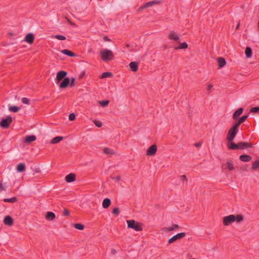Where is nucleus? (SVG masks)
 Returning <instances> with one entry per match:
<instances>
[{
	"label": "nucleus",
	"instance_id": "nucleus-1",
	"mask_svg": "<svg viewBox=\"0 0 259 259\" xmlns=\"http://www.w3.org/2000/svg\"><path fill=\"white\" fill-rule=\"evenodd\" d=\"M243 220L244 217L242 214H229L223 217L222 224L224 227H227L231 226L234 223L239 224L243 222Z\"/></svg>",
	"mask_w": 259,
	"mask_h": 259
},
{
	"label": "nucleus",
	"instance_id": "nucleus-2",
	"mask_svg": "<svg viewBox=\"0 0 259 259\" xmlns=\"http://www.w3.org/2000/svg\"><path fill=\"white\" fill-rule=\"evenodd\" d=\"M100 56L101 60L104 62H109L113 60L115 56L114 53L110 50L104 49L100 52Z\"/></svg>",
	"mask_w": 259,
	"mask_h": 259
},
{
	"label": "nucleus",
	"instance_id": "nucleus-3",
	"mask_svg": "<svg viewBox=\"0 0 259 259\" xmlns=\"http://www.w3.org/2000/svg\"><path fill=\"white\" fill-rule=\"evenodd\" d=\"M127 227L129 229L134 230L137 232L142 231L143 229V225L142 223L138 222L134 220L126 221Z\"/></svg>",
	"mask_w": 259,
	"mask_h": 259
},
{
	"label": "nucleus",
	"instance_id": "nucleus-4",
	"mask_svg": "<svg viewBox=\"0 0 259 259\" xmlns=\"http://www.w3.org/2000/svg\"><path fill=\"white\" fill-rule=\"evenodd\" d=\"M75 78L74 77H72L71 79L68 77L65 78L62 82H60L59 84V87L60 89H64L67 88L69 85L72 88L74 86L75 83Z\"/></svg>",
	"mask_w": 259,
	"mask_h": 259
},
{
	"label": "nucleus",
	"instance_id": "nucleus-5",
	"mask_svg": "<svg viewBox=\"0 0 259 259\" xmlns=\"http://www.w3.org/2000/svg\"><path fill=\"white\" fill-rule=\"evenodd\" d=\"M238 128L239 126L234 123L233 126L229 129L226 137L228 141H233L238 131Z\"/></svg>",
	"mask_w": 259,
	"mask_h": 259
},
{
	"label": "nucleus",
	"instance_id": "nucleus-6",
	"mask_svg": "<svg viewBox=\"0 0 259 259\" xmlns=\"http://www.w3.org/2000/svg\"><path fill=\"white\" fill-rule=\"evenodd\" d=\"M167 37L168 40L174 42L180 40V35L174 30H170L168 32Z\"/></svg>",
	"mask_w": 259,
	"mask_h": 259
},
{
	"label": "nucleus",
	"instance_id": "nucleus-7",
	"mask_svg": "<svg viewBox=\"0 0 259 259\" xmlns=\"http://www.w3.org/2000/svg\"><path fill=\"white\" fill-rule=\"evenodd\" d=\"M176 44L173 46V49L175 51H178L181 50H186L188 49L189 45L186 41H181L179 40L178 41H175Z\"/></svg>",
	"mask_w": 259,
	"mask_h": 259
},
{
	"label": "nucleus",
	"instance_id": "nucleus-8",
	"mask_svg": "<svg viewBox=\"0 0 259 259\" xmlns=\"http://www.w3.org/2000/svg\"><path fill=\"white\" fill-rule=\"evenodd\" d=\"M157 150V146L155 144H153L147 149L146 155L147 157L154 156L156 154Z\"/></svg>",
	"mask_w": 259,
	"mask_h": 259
},
{
	"label": "nucleus",
	"instance_id": "nucleus-9",
	"mask_svg": "<svg viewBox=\"0 0 259 259\" xmlns=\"http://www.w3.org/2000/svg\"><path fill=\"white\" fill-rule=\"evenodd\" d=\"M13 119L10 116H8L6 118L3 119L0 122V126L3 128H8L12 122Z\"/></svg>",
	"mask_w": 259,
	"mask_h": 259
},
{
	"label": "nucleus",
	"instance_id": "nucleus-10",
	"mask_svg": "<svg viewBox=\"0 0 259 259\" xmlns=\"http://www.w3.org/2000/svg\"><path fill=\"white\" fill-rule=\"evenodd\" d=\"M67 73L65 71L61 70L57 73L56 77L55 78L57 83L61 82L62 80H63L67 76Z\"/></svg>",
	"mask_w": 259,
	"mask_h": 259
},
{
	"label": "nucleus",
	"instance_id": "nucleus-11",
	"mask_svg": "<svg viewBox=\"0 0 259 259\" xmlns=\"http://www.w3.org/2000/svg\"><path fill=\"white\" fill-rule=\"evenodd\" d=\"M186 235L185 233H179L174 236H172L171 238L169 239L168 240V244H171L174 243V242L177 241L178 240L181 239L183 238H184Z\"/></svg>",
	"mask_w": 259,
	"mask_h": 259
},
{
	"label": "nucleus",
	"instance_id": "nucleus-12",
	"mask_svg": "<svg viewBox=\"0 0 259 259\" xmlns=\"http://www.w3.org/2000/svg\"><path fill=\"white\" fill-rule=\"evenodd\" d=\"M35 36L32 33H27L24 38V41L28 44L32 45L34 41Z\"/></svg>",
	"mask_w": 259,
	"mask_h": 259
},
{
	"label": "nucleus",
	"instance_id": "nucleus-13",
	"mask_svg": "<svg viewBox=\"0 0 259 259\" xmlns=\"http://www.w3.org/2000/svg\"><path fill=\"white\" fill-rule=\"evenodd\" d=\"M217 62L219 69L224 67L227 64V62L223 57H218L217 59Z\"/></svg>",
	"mask_w": 259,
	"mask_h": 259
},
{
	"label": "nucleus",
	"instance_id": "nucleus-14",
	"mask_svg": "<svg viewBox=\"0 0 259 259\" xmlns=\"http://www.w3.org/2000/svg\"><path fill=\"white\" fill-rule=\"evenodd\" d=\"M103 152L104 154L109 156H112L115 154V151L113 149L109 147H104L103 148Z\"/></svg>",
	"mask_w": 259,
	"mask_h": 259
},
{
	"label": "nucleus",
	"instance_id": "nucleus-15",
	"mask_svg": "<svg viewBox=\"0 0 259 259\" xmlns=\"http://www.w3.org/2000/svg\"><path fill=\"white\" fill-rule=\"evenodd\" d=\"M45 219L48 221L52 222L56 219V215L53 212L48 211L46 213Z\"/></svg>",
	"mask_w": 259,
	"mask_h": 259
},
{
	"label": "nucleus",
	"instance_id": "nucleus-16",
	"mask_svg": "<svg viewBox=\"0 0 259 259\" xmlns=\"http://www.w3.org/2000/svg\"><path fill=\"white\" fill-rule=\"evenodd\" d=\"M3 222L5 225L12 226L14 224V220L11 216L7 215L5 217Z\"/></svg>",
	"mask_w": 259,
	"mask_h": 259
},
{
	"label": "nucleus",
	"instance_id": "nucleus-17",
	"mask_svg": "<svg viewBox=\"0 0 259 259\" xmlns=\"http://www.w3.org/2000/svg\"><path fill=\"white\" fill-rule=\"evenodd\" d=\"M76 180V176L73 173H70L67 175L65 178V180L67 183H71L75 181Z\"/></svg>",
	"mask_w": 259,
	"mask_h": 259
},
{
	"label": "nucleus",
	"instance_id": "nucleus-18",
	"mask_svg": "<svg viewBox=\"0 0 259 259\" xmlns=\"http://www.w3.org/2000/svg\"><path fill=\"white\" fill-rule=\"evenodd\" d=\"M180 228L179 226L177 224H174L169 227H164L162 229V230L165 232L174 231Z\"/></svg>",
	"mask_w": 259,
	"mask_h": 259
},
{
	"label": "nucleus",
	"instance_id": "nucleus-19",
	"mask_svg": "<svg viewBox=\"0 0 259 259\" xmlns=\"http://www.w3.org/2000/svg\"><path fill=\"white\" fill-rule=\"evenodd\" d=\"M36 137L34 135L27 136L25 137L24 143L26 144H30L36 140Z\"/></svg>",
	"mask_w": 259,
	"mask_h": 259
},
{
	"label": "nucleus",
	"instance_id": "nucleus-20",
	"mask_svg": "<svg viewBox=\"0 0 259 259\" xmlns=\"http://www.w3.org/2000/svg\"><path fill=\"white\" fill-rule=\"evenodd\" d=\"M252 147V144L247 142H240L238 143L239 149H244Z\"/></svg>",
	"mask_w": 259,
	"mask_h": 259
},
{
	"label": "nucleus",
	"instance_id": "nucleus-21",
	"mask_svg": "<svg viewBox=\"0 0 259 259\" xmlns=\"http://www.w3.org/2000/svg\"><path fill=\"white\" fill-rule=\"evenodd\" d=\"M225 166H226L225 168L228 169L230 171H232V170H234V169H235L233 162L231 160H228L227 161V162L225 164Z\"/></svg>",
	"mask_w": 259,
	"mask_h": 259
},
{
	"label": "nucleus",
	"instance_id": "nucleus-22",
	"mask_svg": "<svg viewBox=\"0 0 259 259\" xmlns=\"http://www.w3.org/2000/svg\"><path fill=\"white\" fill-rule=\"evenodd\" d=\"M129 66L131 71L136 72L138 69V64L136 62H132L130 63Z\"/></svg>",
	"mask_w": 259,
	"mask_h": 259
},
{
	"label": "nucleus",
	"instance_id": "nucleus-23",
	"mask_svg": "<svg viewBox=\"0 0 259 259\" xmlns=\"http://www.w3.org/2000/svg\"><path fill=\"white\" fill-rule=\"evenodd\" d=\"M239 159L243 162H248L251 160L252 158L250 155L243 154L240 156Z\"/></svg>",
	"mask_w": 259,
	"mask_h": 259
},
{
	"label": "nucleus",
	"instance_id": "nucleus-24",
	"mask_svg": "<svg viewBox=\"0 0 259 259\" xmlns=\"http://www.w3.org/2000/svg\"><path fill=\"white\" fill-rule=\"evenodd\" d=\"M259 169V159L254 161L251 164L250 169L252 171H254Z\"/></svg>",
	"mask_w": 259,
	"mask_h": 259
},
{
	"label": "nucleus",
	"instance_id": "nucleus-25",
	"mask_svg": "<svg viewBox=\"0 0 259 259\" xmlns=\"http://www.w3.org/2000/svg\"><path fill=\"white\" fill-rule=\"evenodd\" d=\"M111 200L109 198H105L102 202V207L105 208H108L111 205Z\"/></svg>",
	"mask_w": 259,
	"mask_h": 259
},
{
	"label": "nucleus",
	"instance_id": "nucleus-26",
	"mask_svg": "<svg viewBox=\"0 0 259 259\" xmlns=\"http://www.w3.org/2000/svg\"><path fill=\"white\" fill-rule=\"evenodd\" d=\"M227 146L229 149L232 150L239 149L238 144H236L232 142V141H228Z\"/></svg>",
	"mask_w": 259,
	"mask_h": 259
},
{
	"label": "nucleus",
	"instance_id": "nucleus-27",
	"mask_svg": "<svg viewBox=\"0 0 259 259\" xmlns=\"http://www.w3.org/2000/svg\"><path fill=\"white\" fill-rule=\"evenodd\" d=\"M243 109L242 108H239L237 110L233 115V118L236 119L243 113Z\"/></svg>",
	"mask_w": 259,
	"mask_h": 259
},
{
	"label": "nucleus",
	"instance_id": "nucleus-28",
	"mask_svg": "<svg viewBox=\"0 0 259 259\" xmlns=\"http://www.w3.org/2000/svg\"><path fill=\"white\" fill-rule=\"evenodd\" d=\"M63 140V137L61 136H58L54 138L50 141V144H56L60 142H61Z\"/></svg>",
	"mask_w": 259,
	"mask_h": 259
},
{
	"label": "nucleus",
	"instance_id": "nucleus-29",
	"mask_svg": "<svg viewBox=\"0 0 259 259\" xmlns=\"http://www.w3.org/2000/svg\"><path fill=\"white\" fill-rule=\"evenodd\" d=\"M25 169L26 166L25 164L23 163H19L16 167L17 170L19 172L25 171Z\"/></svg>",
	"mask_w": 259,
	"mask_h": 259
},
{
	"label": "nucleus",
	"instance_id": "nucleus-30",
	"mask_svg": "<svg viewBox=\"0 0 259 259\" xmlns=\"http://www.w3.org/2000/svg\"><path fill=\"white\" fill-rule=\"evenodd\" d=\"M248 116L247 115H244L242 116L241 118H240L237 121H236L234 124L236 125H237V126H239L241 123L244 122L246 119L247 118Z\"/></svg>",
	"mask_w": 259,
	"mask_h": 259
},
{
	"label": "nucleus",
	"instance_id": "nucleus-31",
	"mask_svg": "<svg viewBox=\"0 0 259 259\" xmlns=\"http://www.w3.org/2000/svg\"><path fill=\"white\" fill-rule=\"evenodd\" d=\"M20 107L16 106H10L9 107V110L13 113L18 112L20 110Z\"/></svg>",
	"mask_w": 259,
	"mask_h": 259
},
{
	"label": "nucleus",
	"instance_id": "nucleus-32",
	"mask_svg": "<svg viewBox=\"0 0 259 259\" xmlns=\"http://www.w3.org/2000/svg\"><path fill=\"white\" fill-rule=\"evenodd\" d=\"M245 53L246 57L248 58H250L252 56V50L250 48L247 47L245 50Z\"/></svg>",
	"mask_w": 259,
	"mask_h": 259
},
{
	"label": "nucleus",
	"instance_id": "nucleus-33",
	"mask_svg": "<svg viewBox=\"0 0 259 259\" xmlns=\"http://www.w3.org/2000/svg\"><path fill=\"white\" fill-rule=\"evenodd\" d=\"M113 76V74L112 73L109 72H106L103 73L100 76V78H107V77H111Z\"/></svg>",
	"mask_w": 259,
	"mask_h": 259
},
{
	"label": "nucleus",
	"instance_id": "nucleus-34",
	"mask_svg": "<svg viewBox=\"0 0 259 259\" xmlns=\"http://www.w3.org/2000/svg\"><path fill=\"white\" fill-rule=\"evenodd\" d=\"M74 227L78 230H83L84 228L83 225L80 223H76L73 225Z\"/></svg>",
	"mask_w": 259,
	"mask_h": 259
},
{
	"label": "nucleus",
	"instance_id": "nucleus-35",
	"mask_svg": "<svg viewBox=\"0 0 259 259\" xmlns=\"http://www.w3.org/2000/svg\"><path fill=\"white\" fill-rule=\"evenodd\" d=\"M62 53L70 57H74L75 56L74 54L72 52L66 49L62 51Z\"/></svg>",
	"mask_w": 259,
	"mask_h": 259
},
{
	"label": "nucleus",
	"instance_id": "nucleus-36",
	"mask_svg": "<svg viewBox=\"0 0 259 259\" xmlns=\"http://www.w3.org/2000/svg\"><path fill=\"white\" fill-rule=\"evenodd\" d=\"M109 101L108 100L100 101L98 102L99 104L103 107L107 106L109 104Z\"/></svg>",
	"mask_w": 259,
	"mask_h": 259
},
{
	"label": "nucleus",
	"instance_id": "nucleus-37",
	"mask_svg": "<svg viewBox=\"0 0 259 259\" xmlns=\"http://www.w3.org/2000/svg\"><path fill=\"white\" fill-rule=\"evenodd\" d=\"M213 86L212 84L211 83L208 82L206 84V89L207 91H208V92H210L211 91V90L213 89Z\"/></svg>",
	"mask_w": 259,
	"mask_h": 259
},
{
	"label": "nucleus",
	"instance_id": "nucleus-38",
	"mask_svg": "<svg viewBox=\"0 0 259 259\" xmlns=\"http://www.w3.org/2000/svg\"><path fill=\"white\" fill-rule=\"evenodd\" d=\"M154 4H155V2H149L148 3H147L146 4H145L141 8L142 9H145V8H148V7H151Z\"/></svg>",
	"mask_w": 259,
	"mask_h": 259
},
{
	"label": "nucleus",
	"instance_id": "nucleus-39",
	"mask_svg": "<svg viewBox=\"0 0 259 259\" xmlns=\"http://www.w3.org/2000/svg\"><path fill=\"white\" fill-rule=\"evenodd\" d=\"M17 199L15 197H13L12 198H6L4 199V201L6 202H10L13 203L16 201Z\"/></svg>",
	"mask_w": 259,
	"mask_h": 259
},
{
	"label": "nucleus",
	"instance_id": "nucleus-40",
	"mask_svg": "<svg viewBox=\"0 0 259 259\" xmlns=\"http://www.w3.org/2000/svg\"><path fill=\"white\" fill-rule=\"evenodd\" d=\"M94 123L98 127H100L102 126V123L99 120H95Z\"/></svg>",
	"mask_w": 259,
	"mask_h": 259
},
{
	"label": "nucleus",
	"instance_id": "nucleus-41",
	"mask_svg": "<svg viewBox=\"0 0 259 259\" xmlns=\"http://www.w3.org/2000/svg\"><path fill=\"white\" fill-rule=\"evenodd\" d=\"M250 112L252 113H256L259 112V107H255L251 108Z\"/></svg>",
	"mask_w": 259,
	"mask_h": 259
},
{
	"label": "nucleus",
	"instance_id": "nucleus-42",
	"mask_svg": "<svg viewBox=\"0 0 259 259\" xmlns=\"http://www.w3.org/2000/svg\"><path fill=\"white\" fill-rule=\"evenodd\" d=\"M119 209L117 207H116V208H114L113 209V210H112V213L113 214H115V215H118L119 213Z\"/></svg>",
	"mask_w": 259,
	"mask_h": 259
},
{
	"label": "nucleus",
	"instance_id": "nucleus-43",
	"mask_svg": "<svg viewBox=\"0 0 259 259\" xmlns=\"http://www.w3.org/2000/svg\"><path fill=\"white\" fill-rule=\"evenodd\" d=\"M55 38L59 39V40H64L66 39V37L62 35H57L55 36Z\"/></svg>",
	"mask_w": 259,
	"mask_h": 259
},
{
	"label": "nucleus",
	"instance_id": "nucleus-44",
	"mask_svg": "<svg viewBox=\"0 0 259 259\" xmlns=\"http://www.w3.org/2000/svg\"><path fill=\"white\" fill-rule=\"evenodd\" d=\"M69 119L70 121H73L75 119V115L74 113H72L69 115Z\"/></svg>",
	"mask_w": 259,
	"mask_h": 259
},
{
	"label": "nucleus",
	"instance_id": "nucleus-45",
	"mask_svg": "<svg viewBox=\"0 0 259 259\" xmlns=\"http://www.w3.org/2000/svg\"><path fill=\"white\" fill-rule=\"evenodd\" d=\"M22 102L25 104H28L29 103V100L27 98H23L22 99Z\"/></svg>",
	"mask_w": 259,
	"mask_h": 259
},
{
	"label": "nucleus",
	"instance_id": "nucleus-46",
	"mask_svg": "<svg viewBox=\"0 0 259 259\" xmlns=\"http://www.w3.org/2000/svg\"><path fill=\"white\" fill-rule=\"evenodd\" d=\"M85 71H82L80 73V74L79 75L78 78L79 79H82L83 77V76L85 75Z\"/></svg>",
	"mask_w": 259,
	"mask_h": 259
},
{
	"label": "nucleus",
	"instance_id": "nucleus-47",
	"mask_svg": "<svg viewBox=\"0 0 259 259\" xmlns=\"http://www.w3.org/2000/svg\"><path fill=\"white\" fill-rule=\"evenodd\" d=\"M113 179L116 181V182H119L121 180V177L120 176L118 175V176H115Z\"/></svg>",
	"mask_w": 259,
	"mask_h": 259
},
{
	"label": "nucleus",
	"instance_id": "nucleus-48",
	"mask_svg": "<svg viewBox=\"0 0 259 259\" xmlns=\"http://www.w3.org/2000/svg\"><path fill=\"white\" fill-rule=\"evenodd\" d=\"M181 180L183 182L187 181V177L185 175H183L181 177Z\"/></svg>",
	"mask_w": 259,
	"mask_h": 259
},
{
	"label": "nucleus",
	"instance_id": "nucleus-49",
	"mask_svg": "<svg viewBox=\"0 0 259 259\" xmlns=\"http://www.w3.org/2000/svg\"><path fill=\"white\" fill-rule=\"evenodd\" d=\"M0 189L2 190H5L6 189V187L1 182H0Z\"/></svg>",
	"mask_w": 259,
	"mask_h": 259
},
{
	"label": "nucleus",
	"instance_id": "nucleus-50",
	"mask_svg": "<svg viewBox=\"0 0 259 259\" xmlns=\"http://www.w3.org/2000/svg\"><path fill=\"white\" fill-rule=\"evenodd\" d=\"M63 214L64 215H68L69 214V211L68 209H65L63 211Z\"/></svg>",
	"mask_w": 259,
	"mask_h": 259
},
{
	"label": "nucleus",
	"instance_id": "nucleus-51",
	"mask_svg": "<svg viewBox=\"0 0 259 259\" xmlns=\"http://www.w3.org/2000/svg\"><path fill=\"white\" fill-rule=\"evenodd\" d=\"M8 35L9 37H13L14 35V34L12 32H9L8 33Z\"/></svg>",
	"mask_w": 259,
	"mask_h": 259
},
{
	"label": "nucleus",
	"instance_id": "nucleus-52",
	"mask_svg": "<svg viewBox=\"0 0 259 259\" xmlns=\"http://www.w3.org/2000/svg\"><path fill=\"white\" fill-rule=\"evenodd\" d=\"M104 39L105 41H110V39L107 36L104 37Z\"/></svg>",
	"mask_w": 259,
	"mask_h": 259
},
{
	"label": "nucleus",
	"instance_id": "nucleus-53",
	"mask_svg": "<svg viewBox=\"0 0 259 259\" xmlns=\"http://www.w3.org/2000/svg\"><path fill=\"white\" fill-rule=\"evenodd\" d=\"M201 143H198L196 144H195V146H196V147H199V146H201Z\"/></svg>",
	"mask_w": 259,
	"mask_h": 259
}]
</instances>
